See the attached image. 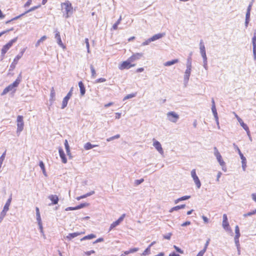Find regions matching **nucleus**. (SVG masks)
Returning a JSON list of instances; mask_svg holds the SVG:
<instances>
[{
    "mask_svg": "<svg viewBox=\"0 0 256 256\" xmlns=\"http://www.w3.org/2000/svg\"><path fill=\"white\" fill-rule=\"evenodd\" d=\"M22 81V72H20L18 76L16 79L15 80L14 82H13L10 84L6 86L1 93L0 95L2 96L6 94L8 92L12 91L13 93H14L16 91V88L18 86L20 83Z\"/></svg>",
    "mask_w": 256,
    "mask_h": 256,
    "instance_id": "obj_1",
    "label": "nucleus"
},
{
    "mask_svg": "<svg viewBox=\"0 0 256 256\" xmlns=\"http://www.w3.org/2000/svg\"><path fill=\"white\" fill-rule=\"evenodd\" d=\"M62 8L64 10L66 14H64L66 18H68L70 15L73 12V8L72 4L68 1L66 0L62 4Z\"/></svg>",
    "mask_w": 256,
    "mask_h": 256,
    "instance_id": "obj_2",
    "label": "nucleus"
},
{
    "mask_svg": "<svg viewBox=\"0 0 256 256\" xmlns=\"http://www.w3.org/2000/svg\"><path fill=\"white\" fill-rule=\"evenodd\" d=\"M18 37H16L10 41H9L6 44L4 45L2 48L1 56H2V60L4 58V57L8 52V50L11 48L14 43L16 42L17 41Z\"/></svg>",
    "mask_w": 256,
    "mask_h": 256,
    "instance_id": "obj_3",
    "label": "nucleus"
},
{
    "mask_svg": "<svg viewBox=\"0 0 256 256\" xmlns=\"http://www.w3.org/2000/svg\"><path fill=\"white\" fill-rule=\"evenodd\" d=\"M24 52L25 49L24 48L15 57L12 62L10 65L9 68L10 71L13 70L15 68L16 64H17L19 60L22 57Z\"/></svg>",
    "mask_w": 256,
    "mask_h": 256,
    "instance_id": "obj_4",
    "label": "nucleus"
},
{
    "mask_svg": "<svg viewBox=\"0 0 256 256\" xmlns=\"http://www.w3.org/2000/svg\"><path fill=\"white\" fill-rule=\"evenodd\" d=\"M24 117L22 116H17L16 122H17V130L16 132L20 133L22 131L24 126Z\"/></svg>",
    "mask_w": 256,
    "mask_h": 256,
    "instance_id": "obj_5",
    "label": "nucleus"
},
{
    "mask_svg": "<svg viewBox=\"0 0 256 256\" xmlns=\"http://www.w3.org/2000/svg\"><path fill=\"white\" fill-rule=\"evenodd\" d=\"M191 176L193 178V180H194L197 188H200L201 186V182H200V181L198 177L196 175V171L195 169H193L191 171Z\"/></svg>",
    "mask_w": 256,
    "mask_h": 256,
    "instance_id": "obj_6",
    "label": "nucleus"
},
{
    "mask_svg": "<svg viewBox=\"0 0 256 256\" xmlns=\"http://www.w3.org/2000/svg\"><path fill=\"white\" fill-rule=\"evenodd\" d=\"M132 62L128 58L126 60L123 62L119 66L120 70L129 69L132 67L134 66L136 64H132Z\"/></svg>",
    "mask_w": 256,
    "mask_h": 256,
    "instance_id": "obj_7",
    "label": "nucleus"
},
{
    "mask_svg": "<svg viewBox=\"0 0 256 256\" xmlns=\"http://www.w3.org/2000/svg\"><path fill=\"white\" fill-rule=\"evenodd\" d=\"M167 116L168 120L172 122H176L179 118V116L174 112H168Z\"/></svg>",
    "mask_w": 256,
    "mask_h": 256,
    "instance_id": "obj_8",
    "label": "nucleus"
},
{
    "mask_svg": "<svg viewBox=\"0 0 256 256\" xmlns=\"http://www.w3.org/2000/svg\"><path fill=\"white\" fill-rule=\"evenodd\" d=\"M214 155L216 157L217 160L218 161L220 166H223L225 164V162L222 160L220 154L218 150L216 147L214 148Z\"/></svg>",
    "mask_w": 256,
    "mask_h": 256,
    "instance_id": "obj_9",
    "label": "nucleus"
},
{
    "mask_svg": "<svg viewBox=\"0 0 256 256\" xmlns=\"http://www.w3.org/2000/svg\"><path fill=\"white\" fill-rule=\"evenodd\" d=\"M223 220H222V227L226 231H229L230 230V227L229 222H228V218L226 214H224L222 216Z\"/></svg>",
    "mask_w": 256,
    "mask_h": 256,
    "instance_id": "obj_10",
    "label": "nucleus"
},
{
    "mask_svg": "<svg viewBox=\"0 0 256 256\" xmlns=\"http://www.w3.org/2000/svg\"><path fill=\"white\" fill-rule=\"evenodd\" d=\"M192 70V68H188L186 67V69L185 71L184 74V84L185 86L186 85V84L188 83V82L189 80L190 76V75Z\"/></svg>",
    "mask_w": 256,
    "mask_h": 256,
    "instance_id": "obj_11",
    "label": "nucleus"
},
{
    "mask_svg": "<svg viewBox=\"0 0 256 256\" xmlns=\"http://www.w3.org/2000/svg\"><path fill=\"white\" fill-rule=\"evenodd\" d=\"M54 32L55 33L54 38L56 40L58 44L62 48H64V44H62L60 36V33L58 31V29H54Z\"/></svg>",
    "mask_w": 256,
    "mask_h": 256,
    "instance_id": "obj_12",
    "label": "nucleus"
},
{
    "mask_svg": "<svg viewBox=\"0 0 256 256\" xmlns=\"http://www.w3.org/2000/svg\"><path fill=\"white\" fill-rule=\"evenodd\" d=\"M144 54L142 53H136L133 54L129 58V60L132 62L137 60H140L142 56Z\"/></svg>",
    "mask_w": 256,
    "mask_h": 256,
    "instance_id": "obj_13",
    "label": "nucleus"
},
{
    "mask_svg": "<svg viewBox=\"0 0 256 256\" xmlns=\"http://www.w3.org/2000/svg\"><path fill=\"white\" fill-rule=\"evenodd\" d=\"M48 198L51 200L52 203L50 204L48 206L54 205L58 203L59 198L58 196L56 194H51L48 196Z\"/></svg>",
    "mask_w": 256,
    "mask_h": 256,
    "instance_id": "obj_14",
    "label": "nucleus"
},
{
    "mask_svg": "<svg viewBox=\"0 0 256 256\" xmlns=\"http://www.w3.org/2000/svg\"><path fill=\"white\" fill-rule=\"evenodd\" d=\"M58 152L62 163L66 164L67 162V158L62 148H58Z\"/></svg>",
    "mask_w": 256,
    "mask_h": 256,
    "instance_id": "obj_15",
    "label": "nucleus"
},
{
    "mask_svg": "<svg viewBox=\"0 0 256 256\" xmlns=\"http://www.w3.org/2000/svg\"><path fill=\"white\" fill-rule=\"evenodd\" d=\"M153 146L160 154H163L164 151L162 145L157 140L154 142Z\"/></svg>",
    "mask_w": 256,
    "mask_h": 256,
    "instance_id": "obj_16",
    "label": "nucleus"
},
{
    "mask_svg": "<svg viewBox=\"0 0 256 256\" xmlns=\"http://www.w3.org/2000/svg\"><path fill=\"white\" fill-rule=\"evenodd\" d=\"M84 234V232H75L73 233H70L68 236H66V239L68 240H71L72 238Z\"/></svg>",
    "mask_w": 256,
    "mask_h": 256,
    "instance_id": "obj_17",
    "label": "nucleus"
},
{
    "mask_svg": "<svg viewBox=\"0 0 256 256\" xmlns=\"http://www.w3.org/2000/svg\"><path fill=\"white\" fill-rule=\"evenodd\" d=\"M78 86L80 88V95L82 96H84L86 93V88L82 81L78 82Z\"/></svg>",
    "mask_w": 256,
    "mask_h": 256,
    "instance_id": "obj_18",
    "label": "nucleus"
},
{
    "mask_svg": "<svg viewBox=\"0 0 256 256\" xmlns=\"http://www.w3.org/2000/svg\"><path fill=\"white\" fill-rule=\"evenodd\" d=\"M166 35L165 33H158L157 34H156L152 36L151 37V40H152V42H154L157 40L160 39L164 37Z\"/></svg>",
    "mask_w": 256,
    "mask_h": 256,
    "instance_id": "obj_19",
    "label": "nucleus"
},
{
    "mask_svg": "<svg viewBox=\"0 0 256 256\" xmlns=\"http://www.w3.org/2000/svg\"><path fill=\"white\" fill-rule=\"evenodd\" d=\"M12 200V196H10L7 200L6 203L5 204L4 206V208H3L2 210H4V211H6V212H8V210L9 206H10V204L11 203Z\"/></svg>",
    "mask_w": 256,
    "mask_h": 256,
    "instance_id": "obj_20",
    "label": "nucleus"
},
{
    "mask_svg": "<svg viewBox=\"0 0 256 256\" xmlns=\"http://www.w3.org/2000/svg\"><path fill=\"white\" fill-rule=\"evenodd\" d=\"M185 207H186V204H181L180 206H174V207L172 208H170V210H169V212H172L174 211H176V210H178L180 209L184 208Z\"/></svg>",
    "mask_w": 256,
    "mask_h": 256,
    "instance_id": "obj_21",
    "label": "nucleus"
},
{
    "mask_svg": "<svg viewBox=\"0 0 256 256\" xmlns=\"http://www.w3.org/2000/svg\"><path fill=\"white\" fill-rule=\"evenodd\" d=\"M178 62V59H174L172 60L168 61L164 64V66H169L174 64H176Z\"/></svg>",
    "mask_w": 256,
    "mask_h": 256,
    "instance_id": "obj_22",
    "label": "nucleus"
},
{
    "mask_svg": "<svg viewBox=\"0 0 256 256\" xmlns=\"http://www.w3.org/2000/svg\"><path fill=\"white\" fill-rule=\"evenodd\" d=\"M95 238H96V235L94 234H90L84 237H83L82 238L80 239V241H84V240H92Z\"/></svg>",
    "mask_w": 256,
    "mask_h": 256,
    "instance_id": "obj_23",
    "label": "nucleus"
},
{
    "mask_svg": "<svg viewBox=\"0 0 256 256\" xmlns=\"http://www.w3.org/2000/svg\"><path fill=\"white\" fill-rule=\"evenodd\" d=\"M97 146L98 145L92 144L90 142H88L84 144V148L86 150H89Z\"/></svg>",
    "mask_w": 256,
    "mask_h": 256,
    "instance_id": "obj_24",
    "label": "nucleus"
},
{
    "mask_svg": "<svg viewBox=\"0 0 256 256\" xmlns=\"http://www.w3.org/2000/svg\"><path fill=\"white\" fill-rule=\"evenodd\" d=\"M233 146L234 147V148L236 150L238 151V154H239L240 155V158L241 159L242 158H245V157L244 156V154H242V152H241L240 149L238 148V146L235 144V143H234L233 144Z\"/></svg>",
    "mask_w": 256,
    "mask_h": 256,
    "instance_id": "obj_25",
    "label": "nucleus"
},
{
    "mask_svg": "<svg viewBox=\"0 0 256 256\" xmlns=\"http://www.w3.org/2000/svg\"><path fill=\"white\" fill-rule=\"evenodd\" d=\"M70 98H68L66 96H65L63 98V100H62V107H61L62 109H64L66 107V106L68 105V102L70 100Z\"/></svg>",
    "mask_w": 256,
    "mask_h": 256,
    "instance_id": "obj_26",
    "label": "nucleus"
},
{
    "mask_svg": "<svg viewBox=\"0 0 256 256\" xmlns=\"http://www.w3.org/2000/svg\"><path fill=\"white\" fill-rule=\"evenodd\" d=\"M39 166H40L41 170H42V173L44 174V175L46 176H47V174H46V169H45V166H44V163L42 161H40V162H39Z\"/></svg>",
    "mask_w": 256,
    "mask_h": 256,
    "instance_id": "obj_27",
    "label": "nucleus"
},
{
    "mask_svg": "<svg viewBox=\"0 0 256 256\" xmlns=\"http://www.w3.org/2000/svg\"><path fill=\"white\" fill-rule=\"evenodd\" d=\"M238 121L241 126L244 130H248V126L246 124H245L243 120L240 118H238Z\"/></svg>",
    "mask_w": 256,
    "mask_h": 256,
    "instance_id": "obj_28",
    "label": "nucleus"
},
{
    "mask_svg": "<svg viewBox=\"0 0 256 256\" xmlns=\"http://www.w3.org/2000/svg\"><path fill=\"white\" fill-rule=\"evenodd\" d=\"M200 54L204 53L206 52V48L203 40H202L200 42Z\"/></svg>",
    "mask_w": 256,
    "mask_h": 256,
    "instance_id": "obj_29",
    "label": "nucleus"
},
{
    "mask_svg": "<svg viewBox=\"0 0 256 256\" xmlns=\"http://www.w3.org/2000/svg\"><path fill=\"white\" fill-rule=\"evenodd\" d=\"M55 91L54 90V88L53 87L50 90V100L54 102L55 100Z\"/></svg>",
    "mask_w": 256,
    "mask_h": 256,
    "instance_id": "obj_30",
    "label": "nucleus"
},
{
    "mask_svg": "<svg viewBox=\"0 0 256 256\" xmlns=\"http://www.w3.org/2000/svg\"><path fill=\"white\" fill-rule=\"evenodd\" d=\"M46 38H47V37L46 36H42L40 39H39L37 41V42H36V44H35V46L36 48L38 47L40 45V44L41 42H43L44 41Z\"/></svg>",
    "mask_w": 256,
    "mask_h": 256,
    "instance_id": "obj_31",
    "label": "nucleus"
},
{
    "mask_svg": "<svg viewBox=\"0 0 256 256\" xmlns=\"http://www.w3.org/2000/svg\"><path fill=\"white\" fill-rule=\"evenodd\" d=\"M212 110L215 119H218V114L216 111V105L212 106Z\"/></svg>",
    "mask_w": 256,
    "mask_h": 256,
    "instance_id": "obj_32",
    "label": "nucleus"
},
{
    "mask_svg": "<svg viewBox=\"0 0 256 256\" xmlns=\"http://www.w3.org/2000/svg\"><path fill=\"white\" fill-rule=\"evenodd\" d=\"M90 69L92 72V78H95L96 76V72L94 66L92 64L90 66Z\"/></svg>",
    "mask_w": 256,
    "mask_h": 256,
    "instance_id": "obj_33",
    "label": "nucleus"
},
{
    "mask_svg": "<svg viewBox=\"0 0 256 256\" xmlns=\"http://www.w3.org/2000/svg\"><path fill=\"white\" fill-rule=\"evenodd\" d=\"M120 134H116V135H115L114 136H112V137L108 138L106 139V142H110L112 140H114L115 139L119 138H120Z\"/></svg>",
    "mask_w": 256,
    "mask_h": 256,
    "instance_id": "obj_34",
    "label": "nucleus"
},
{
    "mask_svg": "<svg viewBox=\"0 0 256 256\" xmlns=\"http://www.w3.org/2000/svg\"><path fill=\"white\" fill-rule=\"evenodd\" d=\"M120 134H116V135H115L114 136H112V137L108 138L106 139V142H110L112 140H114L115 139L119 138H120Z\"/></svg>",
    "mask_w": 256,
    "mask_h": 256,
    "instance_id": "obj_35",
    "label": "nucleus"
},
{
    "mask_svg": "<svg viewBox=\"0 0 256 256\" xmlns=\"http://www.w3.org/2000/svg\"><path fill=\"white\" fill-rule=\"evenodd\" d=\"M252 48H256V32L254 33V36L252 38Z\"/></svg>",
    "mask_w": 256,
    "mask_h": 256,
    "instance_id": "obj_36",
    "label": "nucleus"
},
{
    "mask_svg": "<svg viewBox=\"0 0 256 256\" xmlns=\"http://www.w3.org/2000/svg\"><path fill=\"white\" fill-rule=\"evenodd\" d=\"M40 6V4H39L38 6H34L33 7H32L28 10L24 12H25L26 14H28V13L30 12H32V11L36 10L37 8H39Z\"/></svg>",
    "mask_w": 256,
    "mask_h": 256,
    "instance_id": "obj_37",
    "label": "nucleus"
},
{
    "mask_svg": "<svg viewBox=\"0 0 256 256\" xmlns=\"http://www.w3.org/2000/svg\"><path fill=\"white\" fill-rule=\"evenodd\" d=\"M150 246H148L146 248V250L144 251L142 255L146 256L147 254H150Z\"/></svg>",
    "mask_w": 256,
    "mask_h": 256,
    "instance_id": "obj_38",
    "label": "nucleus"
},
{
    "mask_svg": "<svg viewBox=\"0 0 256 256\" xmlns=\"http://www.w3.org/2000/svg\"><path fill=\"white\" fill-rule=\"evenodd\" d=\"M119 224L118 223V222L116 220L115 222H113L110 226L109 231H110L112 230L114 228L116 227V226H118Z\"/></svg>",
    "mask_w": 256,
    "mask_h": 256,
    "instance_id": "obj_39",
    "label": "nucleus"
},
{
    "mask_svg": "<svg viewBox=\"0 0 256 256\" xmlns=\"http://www.w3.org/2000/svg\"><path fill=\"white\" fill-rule=\"evenodd\" d=\"M242 170L244 171L246 170V158H242Z\"/></svg>",
    "mask_w": 256,
    "mask_h": 256,
    "instance_id": "obj_40",
    "label": "nucleus"
},
{
    "mask_svg": "<svg viewBox=\"0 0 256 256\" xmlns=\"http://www.w3.org/2000/svg\"><path fill=\"white\" fill-rule=\"evenodd\" d=\"M235 233H236L235 236H236V238L238 237H240V228L238 225H236L235 227Z\"/></svg>",
    "mask_w": 256,
    "mask_h": 256,
    "instance_id": "obj_41",
    "label": "nucleus"
},
{
    "mask_svg": "<svg viewBox=\"0 0 256 256\" xmlns=\"http://www.w3.org/2000/svg\"><path fill=\"white\" fill-rule=\"evenodd\" d=\"M256 214V209L252 211V212H250L246 214H244L243 216L246 218V217H247L248 216H251L253 214Z\"/></svg>",
    "mask_w": 256,
    "mask_h": 256,
    "instance_id": "obj_42",
    "label": "nucleus"
},
{
    "mask_svg": "<svg viewBox=\"0 0 256 256\" xmlns=\"http://www.w3.org/2000/svg\"><path fill=\"white\" fill-rule=\"evenodd\" d=\"M136 94H130L126 95L123 99V100H125L136 96Z\"/></svg>",
    "mask_w": 256,
    "mask_h": 256,
    "instance_id": "obj_43",
    "label": "nucleus"
},
{
    "mask_svg": "<svg viewBox=\"0 0 256 256\" xmlns=\"http://www.w3.org/2000/svg\"><path fill=\"white\" fill-rule=\"evenodd\" d=\"M6 154V150L2 154L1 156L0 157V167H2V162L4 160Z\"/></svg>",
    "mask_w": 256,
    "mask_h": 256,
    "instance_id": "obj_44",
    "label": "nucleus"
},
{
    "mask_svg": "<svg viewBox=\"0 0 256 256\" xmlns=\"http://www.w3.org/2000/svg\"><path fill=\"white\" fill-rule=\"evenodd\" d=\"M174 248L176 252H178L180 254H183L184 253V252L183 250H182L180 248L176 246V245L174 246Z\"/></svg>",
    "mask_w": 256,
    "mask_h": 256,
    "instance_id": "obj_45",
    "label": "nucleus"
},
{
    "mask_svg": "<svg viewBox=\"0 0 256 256\" xmlns=\"http://www.w3.org/2000/svg\"><path fill=\"white\" fill-rule=\"evenodd\" d=\"M186 67L192 68V60L190 56L187 59Z\"/></svg>",
    "mask_w": 256,
    "mask_h": 256,
    "instance_id": "obj_46",
    "label": "nucleus"
},
{
    "mask_svg": "<svg viewBox=\"0 0 256 256\" xmlns=\"http://www.w3.org/2000/svg\"><path fill=\"white\" fill-rule=\"evenodd\" d=\"M6 212H6V211H4V210H2V212H0V222L2 221L3 218L6 216Z\"/></svg>",
    "mask_w": 256,
    "mask_h": 256,
    "instance_id": "obj_47",
    "label": "nucleus"
},
{
    "mask_svg": "<svg viewBox=\"0 0 256 256\" xmlns=\"http://www.w3.org/2000/svg\"><path fill=\"white\" fill-rule=\"evenodd\" d=\"M239 238L240 237H238L236 238V236H234V242H235L236 245V246L237 249H238V248H240V242H239Z\"/></svg>",
    "mask_w": 256,
    "mask_h": 256,
    "instance_id": "obj_48",
    "label": "nucleus"
},
{
    "mask_svg": "<svg viewBox=\"0 0 256 256\" xmlns=\"http://www.w3.org/2000/svg\"><path fill=\"white\" fill-rule=\"evenodd\" d=\"M64 144L66 150L68 151V152H69V150H70V147L69 146L68 142L66 140H64Z\"/></svg>",
    "mask_w": 256,
    "mask_h": 256,
    "instance_id": "obj_49",
    "label": "nucleus"
},
{
    "mask_svg": "<svg viewBox=\"0 0 256 256\" xmlns=\"http://www.w3.org/2000/svg\"><path fill=\"white\" fill-rule=\"evenodd\" d=\"M151 40V38H148L147 40H145L142 44V46H144L146 45H148L150 42H152V40Z\"/></svg>",
    "mask_w": 256,
    "mask_h": 256,
    "instance_id": "obj_50",
    "label": "nucleus"
},
{
    "mask_svg": "<svg viewBox=\"0 0 256 256\" xmlns=\"http://www.w3.org/2000/svg\"><path fill=\"white\" fill-rule=\"evenodd\" d=\"M126 216V214H122L117 220L116 221L118 222V223L119 224L121 222H122Z\"/></svg>",
    "mask_w": 256,
    "mask_h": 256,
    "instance_id": "obj_51",
    "label": "nucleus"
},
{
    "mask_svg": "<svg viewBox=\"0 0 256 256\" xmlns=\"http://www.w3.org/2000/svg\"><path fill=\"white\" fill-rule=\"evenodd\" d=\"M210 241V238H208V239L206 240V244H204V248H203V249L202 250H204V252H206V249H207V248H208V244H209Z\"/></svg>",
    "mask_w": 256,
    "mask_h": 256,
    "instance_id": "obj_52",
    "label": "nucleus"
},
{
    "mask_svg": "<svg viewBox=\"0 0 256 256\" xmlns=\"http://www.w3.org/2000/svg\"><path fill=\"white\" fill-rule=\"evenodd\" d=\"M144 181V178H140V180H136L134 182V184L136 186H138L141 184Z\"/></svg>",
    "mask_w": 256,
    "mask_h": 256,
    "instance_id": "obj_53",
    "label": "nucleus"
},
{
    "mask_svg": "<svg viewBox=\"0 0 256 256\" xmlns=\"http://www.w3.org/2000/svg\"><path fill=\"white\" fill-rule=\"evenodd\" d=\"M190 198V196H184L180 198L179 200H180V202L182 201V200H188L189 198Z\"/></svg>",
    "mask_w": 256,
    "mask_h": 256,
    "instance_id": "obj_54",
    "label": "nucleus"
},
{
    "mask_svg": "<svg viewBox=\"0 0 256 256\" xmlns=\"http://www.w3.org/2000/svg\"><path fill=\"white\" fill-rule=\"evenodd\" d=\"M72 92L73 88L72 87L66 96L68 98H70L72 94Z\"/></svg>",
    "mask_w": 256,
    "mask_h": 256,
    "instance_id": "obj_55",
    "label": "nucleus"
},
{
    "mask_svg": "<svg viewBox=\"0 0 256 256\" xmlns=\"http://www.w3.org/2000/svg\"><path fill=\"white\" fill-rule=\"evenodd\" d=\"M128 250H129L130 254L134 253L138 250V248H131Z\"/></svg>",
    "mask_w": 256,
    "mask_h": 256,
    "instance_id": "obj_56",
    "label": "nucleus"
},
{
    "mask_svg": "<svg viewBox=\"0 0 256 256\" xmlns=\"http://www.w3.org/2000/svg\"><path fill=\"white\" fill-rule=\"evenodd\" d=\"M106 81V79L104 78H99L96 80L95 83L103 82Z\"/></svg>",
    "mask_w": 256,
    "mask_h": 256,
    "instance_id": "obj_57",
    "label": "nucleus"
},
{
    "mask_svg": "<svg viewBox=\"0 0 256 256\" xmlns=\"http://www.w3.org/2000/svg\"><path fill=\"white\" fill-rule=\"evenodd\" d=\"M26 14L25 12H24L22 14H20V15L18 16H16L12 18L11 19V20L13 21V20H16L18 18H20V17L24 16Z\"/></svg>",
    "mask_w": 256,
    "mask_h": 256,
    "instance_id": "obj_58",
    "label": "nucleus"
},
{
    "mask_svg": "<svg viewBox=\"0 0 256 256\" xmlns=\"http://www.w3.org/2000/svg\"><path fill=\"white\" fill-rule=\"evenodd\" d=\"M26 14L25 12H24L22 14H20V15L18 16H16L12 18L11 19V20L13 21V20H16L18 18H20V17L24 16Z\"/></svg>",
    "mask_w": 256,
    "mask_h": 256,
    "instance_id": "obj_59",
    "label": "nucleus"
},
{
    "mask_svg": "<svg viewBox=\"0 0 256 256\" xmlns=\"http://www.w3.org/2000/svg\"><path fill=\"white\" fill-rule=\"evenodd\" d=\"M26 14L25 12H24L22 14H20V15L18 16H16L12 18L11 19V20L13 21V20H16L18 18H20V17L24 16Z\"/></svg>",
    "mask_w": 256,
    "mask_h": 256,
    "instance_id": "obj_60",
    "label": "nucleus"
},
{
    "mask_svg": "<svg viewBox=\"0 0 256 256\" xmlns=\"http://www.w3.org/2000/svg\"><path fill=\"white\" fill-rule=\"evenodd\" d=\"M172 234L170 232L164 236V238L166 240H170Z\"/></svg>",
    "mask_w": 256,
    "mask_h": 256,
    "instance_id": "obj_61",
    "label": "nucleus"
},
{
    "mask_svg": "<svg viewBox=\"0 0 256 256\" xmlns=\"http://www.w3.org/2000/svg\"><path fill=\"white\" fill-rule=\"evenodd\" d=\"M94 253H95V251L94 250L87 251L84 252L85 254L87 256H90L91 255V254H94Z\"/></svg>",
    "mask_w": 256,
    "mask_h": 256,
    "instance_id": "obj_62",
    "label": "nucleus"
},
{
    "mask_svg": "<svg viewBox=\"0 0 256 256\" xmlns=\"http://www.w3.org/2000/svg\"><path fill=\"white\" fill-rule=\"evenodd\" d=\"M104 240L102 238H100L93 242V244H97L98 242H102Z\"/></svg>",
    "mask_w": 256,
    "mask_h": 256,
    "instance_id": "obj_63",
    "label": "nucleus"
},
{
    "mask_svg": "<svg viewBox=\"0 0 256 256\" xmlns=\"http://www.w3.org/2000/svg\"><path fill=\"white\" fill-rule=\"evenodd\" d=\"M89 204L87 202L81 203L80 204V208H84V207L88 206H89Z\"/></svg>",
    "mask_w": 256,
    "mask_h": 256,
    "instance_id": "obj_64",
    "label": "nucleus"
}]
</instances>
